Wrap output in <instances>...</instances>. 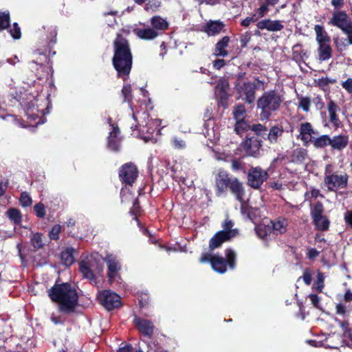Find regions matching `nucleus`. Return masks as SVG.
<instances>
[{
    "label": "nucleus",
    "mask_w": 352,
    "mask_h": 352,
    "mask_svg": "<svg viewBox=\"0 0 352 352\" xmlns=\"http://www.w3.org/2000/svg\"><path fill=\"white\" fill-rule=\"evenodd\" d=\"M114 55L113 65L118 72V76L126 80L132 67L133 56L129 42L118 35L114 41Z\"/></svg>",
    "instance_id": "obj_1"
},
{
    "label": "nucleus",
    "mask_w": 352,
    "mask_h": 352,
    "mask_svg": "<svg viewBox=\"0 0 352 352\" xmlns=\"http://www.w3.org/2000/svg\"><path fill=\"white\" fill-rule=\"evenodd\" d=\"M50 298L58 303L59 310L65 314L74 311L78 304V294L69 283L55 285L48 292Z\"/></svg>",
    "instance_id": "obj_2"
},
{
    "label": "nucleus",
    "mask_w": 352,
    "mask_h": 352,
    "mask_svg": "<svg viewBox=\"0 0 352 352\" xmlns=\"http://www.w3.org/2000/svg\"><path fill=\"white\" fill-rule=\"evenodd\" d=\"M283 102V98L278 91L270 90L264 92L257 100V108L261 111V119L268 120L279 109Z\"/></svg>",
    "instance_id": "obj_3"
},
{
    "label": "nucleus",
    "mask_w": 352,
    "mask_h": 352,
    "mask_svg": "<svg viewBox=\"0 0 352 352\" xmlns=\"http://www.w3.org/2000/svg\"><path fill=\"white\" fill-rule=\"evenodd\" d=\"M226 260L219 256L212 255L210 253H203L199 258L201 263L210 262L212 269L220 274H223L227 270L228 265L230 269L235 267L236 254L230 249L226 250Z\"/></svg>",
    "instance_id": "obj_4"
},
{
    "label": "nucleus",
    "mask_w": 352,
    "mask_h": 352,
    "mask_svg": "<svg viewBox=\"0 0 352 352\" xmlns=\"http://www.w3.org/2000/svg\"><path fill=\"white\" fill-rule=\"evenodd\" d=\"M348 175L334 171V166L327 164L324 169V184L329 191H336L347 186Z\"/></svg>",
    "instance_id": "obj_5"
},
{
    "label": "nucleus",
    "mask_w": 352,
    "mask_h": 352,
    "mask_svg": "<svg viewBox=\"0 0 352 352\" xmlns=\"http://www.w3.org/2000/svg\"><path fill=\"white\" fill-rule=\"evenodd\" d=\"M133 119L138 122L135 126H131L132 129L139 130L140 132L144 133H146L148 136L145 137V139L151 138L150 135H153L155 133L157 134L159 133L160 129L158 126L160 124V121L157 119H149L148 115L143 112L133 113Z\"/></svg>",
    "instance_id": "obj_6"
},
{
    "label": "nucleus",
    "mask_w": 352,
    "mask_h": 352,
    "mask_svg": "<svg viewBox=\"0 0 352 352\" xmlns=\"http://www.w3.org/2000/svg\"><path fill=\"white\" fill-rule=\"evenodd\" d=\"M324 207L321 202H317L311 208L313 223L317 230L324 232L329 230L330 221L323 214Z\"/></svg>",
    "instance_id": "obj_7"
},
{
    "label": "nucleus",
    "mask_w": 352,
    "mask_h": 352,
    "mask_svg": "<svg viewBox=\"0 0 352 352\" xmlns=\"http://www.w3.org/2000/svg\"><path fill=\"white\" fill-rule=\"evenodd\" d=\"M98 300L107 310L118 308L121 305L120 296L111 290L99 292Z\"/></svg>",
    "instance_id": "obj_8"
},
{
    "label": "nucleus",
    "mask_w": 352,
    "mask_h": 352,
    "mask_svg": "<svg viewBox=\"0 0 352 352\" xmlns=\"http://www.w3.org/2000/svg\"><path fill=\"white\" fill-rule=\"evenodd\" d=\"M268 174L267 171L261 167H252L249 170L248 175V184L252 188L257 189L267 180Z\"/></svg>",
    "instance_id": "obj_9"
},
{
    "label": "nucleus",
    "mask_w": 352,
    "mask_h": 352,
    "mask_svg": "<svg viewBox=\"0 0 352 352\" xmlns=\"http://www.w3.org/2000/svg\"><path fill=\"white\" fill-rule=\"evenodd\" d=\"M138 170L136 166L132 162L122 165L120 169L119 177L122 183L131 186L136 180Z\"/></svg>",
    "instance_id": "obj_10"
},
{
    "label": "nucleus",
    "mask_w": 352,
    "mask_h": 352,
    "mask_svg": "<svg viewBox=\"0 0 352 352\" xmlns=\"http://www.w3.org/2000/svg\"><path fill=\"white\" fill-rule=\"evenodd\" d=\"M328 23L340 28L342 32L348 30L352 27L350 17L344 11L341 10L334 12Z\"/></svg>",
    "instance_id": "obj_11"
},
{
    "label": "nucleus",
    "mask_w": 352,
    "mask_h": 352,
    "mask_svg": "<svg viewBox=\"0 0 352 352\" xmlns=\"http://www.w3.org/2000/svg\"><path fill=\"white\" fill-rule=\"evenodd\" d=\"M256 85L254 82H245L241 86L239 92L241 98L251 104L255 100Z\"/></svg>",
    "instance_id": "obj_12"
},
{
    "label": "nucleus",
    "mask_w": 352,
    "mask_h": 352,
    "mask_svg": "<svg viewBox=\"0 0 352 352\" xmlns=\"http://www.w3.org/2000/svg\"><path fill=\"white\" fill-rule=\"evenodd\" d=\"M104 261L107 263L109 280L113 281L117 277L118 273L121 269V265L116 257L112 254H107Z\"/></svg>",
    "instance_id": "obj_13"
},
{
    "label": "nucleus",
    "mask_w": 352,
    "mask_h": 352,
    "mask_svg": "<svg viewBox=\"0 0 352 352\" xmlns=\"http://www.w3.org/2000/svg\"><path fill=\"white\" fill-rule=\"evenodd\" d=\"M243 145L248 155L256 157L259 154V151L262 146V141L257 138L252 137L246 139Z\"/></svg>",
    "instance_id": "obj_14"
},
{
    "label": "nucleus",
    "mask_w": 352,
    "mask_h": 352,
    "mask_svg": "<svg viewBox=\"0 0 352 352\" xmlns=\"http://www.w3.org/2000/svg\"><path fill=\"white\" fill-rule=\"evenodd\" d=\"M300 134L298 138H300L304 144L307 145L311 142L314 135H317L318 133L315 131L309 122L302 123L299 129Z\"/></svg>",
    "instance_id": "obj_15"
},
{
    "label": "nucleus",
    "mask_w": 352,
    "mask_h": 352,
    "mask_svg": "<svg viewBox=\"0 0 352 352\" xmlns=\"http://www.w3.org/2000/svg\"><path fill=\"white\" fill-rule=\"evenodd\" d=\"M94 265V261L91 259L83 260L79 263V270L85 278L90 280H95Z\"/></svg>",
    "instance_id": "obj_16"
},
{
    "label": "nucleus",
    "mask_w": 352,
    "mask_h": 352,
    "mask_svg": "<svg viewBox=\"0 0 352 352\" xmlns=\"http://www.w3.org/2000/svg\"><path fill=\"white\" fill-rule=\"evenodd\" d=\"M232 179H230L228 174L224 170H220L216 177V186L217 194L220 195L229 187Z\"/></svg>",
    "instance_id": "obj_17"
},
{
    "label": "nucleus",
    "mask_w": 352,
    "mask_h": 352,
    "mask_svg": "<svg viewBox=\"0 0 352 352\" xmlns=\"http://www.w3.org/2000/svg\"><path fill=\"white\" fill-rule=\"evenodd\" d=\"M231 239L232 234H230V232L226 233L225 232L219 231L217 232L210 240L209 248L211 250H213L219 248L223 243L228 241Z\"/></svg>",
    "instance_id": "obj_18"
},
{
    "label": "nucleus",
    "mask_w": 352,
    "mask_h": 352,
    "mask_svg": "<svg viewBox=\"0 0 352 352\" xmlns=\"http://www.w3.org/2000/svg\"><path fill=\"white\" fill-rule=\"evenodd\" d=\"M224 27V23L221 21H210L203 27V31L208 36H215L223 31Z\"/></svg>",
    "instance_id": "obj_19"
},
{
    "label": "nucleus",
    "mask_w": 352,
    "mask_h": 352,
    "mask_svg": "<svg viewBox=\"0 0 352 352\" xmlns=\"http://www.w3.org/2000/svg\"><path fill=\"white\" fill-rule=\"evenodd\" d=\"M108 121L109 122L110 126H112V131L109 133L108 146L111 150L113 151H117L119 150L120 143V140L118 137L120 131L117 126H113L111 123V118H109Z\"/></svg>",
    "instance_id": "obj_20"
},
{
    "label": "nucleus",
    "mask_w": 352,
    "mask_h": 352,
    "mask_svg": "<svg viewBox=\"0 0 352 352\" xmlns=\"http://www.w3.org/2000/svg\"><path fill=\"white\" fill-rule=\"evenodd\" d=\"M269 223L272 232L276 235L283 234L287 231L288 222L285 218L279 217L274 221H270Z\"/></svg>",
    "instance_id": "obj_21"
},
{
    "label": "nucleus",
    "mask_w": 352,
    "mask_h": 352,
    "mask_svg": "<svg viewBox=\"0 0 352 352\" xmlns=\"http://www.w3.org/2000/svg\"><path fill=\"white\" fill-rule=\"evenodd\" d=\"M134 322L138 330L144 335L150 337L153 334V325L150 321L136 317Z\"/></svg>",
    "instance_id": "obj_22"
},
{
    "label": "nucleus",
    "mask_w": 352,
    "mask_h": 352,
    "mask_svg": "<svg viewBox=\"0 0 352 352\" xmlns=\"http://www.w3.org/2000/svg\"><path fill=\"white\" fill-rule=\"evenodd\" d=\"M256 26L260 30L266 29L269 31H279L283 28V25L279 21L264 19L257 23Z\"/></svg>",
    "instance_id": "obj_23"
},
{
    "label": "nucleus",
    "mask_w": 352,
    "mask_h": 352,
    "mask_svg": "<svg viewBox=\"0 0 352 352\" xmlns=\"http://www.w3.org/2000/svg\"><path fill=\"white\" fill-rule=\"evenodd\" d=\"M327 110L330 122L334 126L339 127L341 125V122L337 115V112L339 110L338 106L333 100H330L327 104Z\"/></svg>",
    "instance_id": "obj_24"
},
{
    "label": "nucleus",
    "mask_w": 352,
    "mask_h": 352,
    "mask_svg": "<svg viewBox=\"0 0 352 352\" xmlns=\"http://www.w3.org/2000/svg\"><path fill=\"white\" fill-rule=\"evenodd\" d=\"M229 188L231 192L234 195L236 199L241 203H243L245 192L242 183L236 178H234L232 179Z\"/></svg>",
    "instance_id": "obj_25"
},
{
    "label": "nucleus",
    "mask_w": 352,
    "mask_h": 352,
    "mask_svg": "<svg viewBox=\"0 0 352 352\" xmlns=\"http://www.w3.org/2000/svg\"><path fill=\"white\" fill-rule=\"evenodd\" d=\"M151 24L153 30H157L159 35L168 29V23L160 16H155L151 19Z\"/></svg>",
    "instance_id": "obj_26"
},
{
    "label": "nucleus",
    "mask_w": 352,
    "mask_h": 352,
    "mask_svg": "<svg viewBox=\"0 0 352 352\" xmlns=\"http://www.w3.org/2000/svg\"><path fill=\"white\" fill-rule=\"evenodd\" d=\"M230 42V37L228 36H223L220 41H219L214 47V54L216 56H227L228 54L226 47Z\"/></svg>",
    "instance_id": "obj_27"
},
{
    "label": "nucleus",
    "mask_w": 352,
    "mask_h": 352,
    "mask_svg": "<svg viewBox=\"0 0 352 352\" xmlns=\"http://www.w3.org/2000/svg\"><path fill=\"white\" fill-rule=\"evenodd\" d=\"M135 34L141 39L152 40L159 36L157 30L153 28H137L134 30Z\"/></svg>",
    "instance_id": "obj_28"
},
{
    "label": "nucleus",
    "mask_w": 352,
    "mask_h": 352,
    "mask_svg": "<svg viewBox=\"0 0 352 352\" xmlns=\"http://www.w3.org/2000/svg\"><path fill=\"white\" fill-rule=\"evenodd\" d=\"M330 146L332 148L341 151L346 147L349 143V137L347 135H337L333 138H330Z\"/></svg>",
    "instance_id": "obj_29"
},
{
    "label": "nucleus",
    "mask_w": 352,
    "mask_h": 352,
    "mask_svg": "<svg viewBox=\"0 0 352 352\" xmlns=\"http://www.w3.org/2000/svg\"><path fill=\"white\" fill-rule=\"evenodd\" d=\"M318 59L320 61H325L331 58L332 56V49L329 43L318 44Z\"/></svg>",
    "instance_id": "obj_30"
},
{
    "label": "nucleus",
    "mask_w": 352,
    "mask_h": 352,
    "mask_svg": "<svg viewBox=\"0 0 352 352\" xmlns=\"http://www.w3.org/2000/svg\"><path fill=\"white\" fill-rule=\"evenodd\" d=\"M283 129L278 125L272 126L268 133L267 140L271 144L278 143V140L283 134Z\"/></svg>",
    "instance_id": "obj_31"
},
{
    "label": "nucleus",
    "mask_w": 352,
    "mask_h": 352,
    "mask_svg": "<svg viewBox=\"0 0 352 352\" xmlns=\"http://www.w3.org/2000/svg\"><path fill=\"white\" fill-rule=\"evenodd\" d=\"M314 31L316 32V39L318 44L329 43L330 38L322 25H316L314 26Z\"/></svg>",
    "instance_id": "obj_32"
},
{
    "label": "nucleus",
    "mask_w": 352,
    "mask_h": 352,
    "mask_svg": "<svg viewBox=\"0 0 352 352\" xmlns=\"http://www.w3.org/2000/svg\"><path fill=\"white\" fill-rule=\"evenodd\" d=\"M74 249L67 248L60 254L62 263L65 266H70L74 262Z\"/></svg>",
    "instance_id": "obj_33"
},
{
    "label": "nucleus",
    "mask_w": 352,
    "mask_h": 352,
    "mask_svg": "<svg viewBox=\"0 0 352 352\" xmlns=\"http://www.w3.org/2000/svg\"><path fill=\"white\" fill-rule=\"evenodd\" d=\"M316 148H323L330 145V137L327 135H322L318 138H314L311 142Z\"/></svg>",
    "instance_id": "obj_34"
},
{
    "label": "nucleus",
    "mask_w": 352,
    "mask_h": 352,
    "mask_svg": "<svg viewBox=\"0 0 352 352\" xmlns=\"http://www.w3.org/2000/svg\"><path fill=\"white\" fill-rule=\"evenodd\" d=\"M256 232L263 239H266L268 235L273 233L269 223L267 224L263 223L257 226L256 227Z\"/></svg>",
    "instance_id": "obj_35"
},
{
    "label": "nucleus",
    "mask_w": 352,
    "mask_h": 352,
    "mask_svg": "<svg viewBox=\"0 0 352 352\" xmlns=\"http://www.w3.org/2000/svg\"><path fill=\"white\" fill-rule=\"evenodd\" d=\"M293 160L296 162H303L307 157V151L302 148H298L293 152Z\"/></svg>",
    "instance_id": "obj_36"
},
{
    "label": "nucleus",
    "mask_w": 352,
    "mask_h": 352,
    "mask_svg": "<svg viewBox=\"0 0 352 352\" xmlns=\"http://www.w3.org/2000/svg\"><path fill=\"white\" fill-rule=\"evenodd\" d=\"M333 40L335 47L338 52L342 53L343 51L347 49L349 44L346 39L336 36L333 37Z\"/></svg>",
    "instance_id": "obj_37"
},
{
    "label": "nucleus",
    "mask_w": 352,
    "mask_h": 352,
    "mask_svg": "<svg viewBox=\"0 0 352 352\" xmlns=\"http://www.w3.org/2000/svg\"><path fill=\"white\" fill-rule=\"evenodd\" d=\"M31 244L34 249L38 250L43 247L44 243L43 241V234L39 232L34 233L32 235Z\"/></svg>",
    "instance_id": "obj_38"
},
{
    "label": "nucleus",
    "mask_w": 352,
    "mask_h": 352,
    "mask_svg": "<svg viewBox=\"0 0 352 352\" xmlns=\"http://www.w3.org/2000/svg\"><path fill=\"white\" fill-rule=\"evenodd\" d=\"M324 274L322 272L318 271L317 279L314 284V287L316 289V291L322 292L324 287Z\"/></svg>",
    "instance_id": "obj_39"
},
{
    "label": "nucleus",
    "mask_w": 352,
    "mask_h": 352,
    "mask_svg": "<svg viewBox=\"0 0 352 352\" xmlns=\"http://www.w3.org/2000/svg\"><path fill=\"white\" fill-rule=\"evenodd\" d=\"M233 116L235 120H244L246 116L245 107L242 104H239L235 107L233 111Z\"/></svg>",
    "instance_id": "obj_40"
},
{
    "label": "nucleus",
    "mask_w": 352,
    "mask_h": 352,
    "mask_svg": "<svg viewBox=\"0 0 352 352\" xmlns=\"http://www.w3.org/2000/svg\"><path fill=\"white\" fill-rule=\"evenodd\" d=\"M122 94L124 98V102L131 104L132 100V89L131 85L126 84L123 86L122 89Z\"/></svg>",
    "instance_id": "obj_41"
},
{
    "label": "nucleus",
    "mask_w": 352,
    "mask_h": 352,
    "mask_svg": "<svg viewBox=\"0 0 352 352\" xmlns=\"http://www.w3.org/2000/svg\"><path fill=\"white\" fill-rule=\"evenodd\" d=\"M250 129V126L244 120H236L234 130L237 134H241L244 131Z\"/></svg>",
    "instance_id": "obj_42"
},
{
    "label": "nucleus",
    "mask_w": 352,
    "mask_h": 352,
    "mask_svg": "<svg viewBox=\"0 0 352 352\" xmlns=\"http://www.w3.org/2000/svg\"><path fill=\"white\" fill-rule=\"evenodd\" d=\"M233 226H234L233 222L231 220L227 219L223 223V224L222 226L223 230L221 231L225 232L226 233H228V232L230 233V234H232V238H233L237 234L236 230L232 229Z\"/></svg>",
    "instance_id": "obj_43"
},
{
    "label": "nucleus",
    "mask_w": 352,
    "mask_h": 352,
    "mask_svg": "<svg viewBox=\"0 0 352 352\" xmlns=\"http://www.w3.org/2000/svg\"><path fill=\"white\" fill-rule=\"evenodd\" d=\"M10 14L9 13H0V31L6 29L10 25Z\"/></svg>",
    "instance_id": "obj_44"
},
{
    "label": "nucleus",
    "mask_w": 352,
    "mask_h": 352,
    "mask_svg": "<svg viewBox=\"0 0 352 352\" xmlns=\"http://www.w3.org/2000/svg\"><path fill=\"white\" fill-rule=\"evenodd\" d=\"M9 218L14 221V223H19L21 220L20 212L15 209L11 208L8 211Z\"/></svg>",
    "instance_id": "obj_45"
},
{
    "label": "nucleus",
    "mask_w": 352,
    "mask_h": 352,
    "mask_svg": "<svg viewBox=\"0 0 352 352\" xmlns=\"http://www.w3.org/2000/svg\"><path fill=\"white\" fill-rule=\"evenodd\" d=\"M48 62V57L43 54H39L36 60H33L31 63V68L34 69L33 65H40L41 68H43V65Z\"/></svg>",
    "instance_id": "obj_46"
},
{
    "label": "nucleus",
    "mask_w": 352,
    "mask_h": 352,
    "mask_svg": "<svg viewBox=\"0 0 352 352\" xmlns=\"http://www.w3.org/2000/svg\"><path fill=\"white\" fill-rule=\"evenodd\" d=\"M32 203V198L29 193L23 192L20 197V204L23 207L30 206Z\"/></svg>",
    "instance_id": "obj_47"
},
{
    "label": "nucleus",
    "mask_w": 352,
    "mask_h": 352,
    "mask_svg": "<svg viewBox=\"0 0 352 352\" xmlns=\"http://www.w3.org/2000/svg\"><path fill=\"white\" fill-rule=\"evenodd\" d=\"M229 87V83L227 80L226 79H220L218 81L217 85V89L220 90L221 93V97H223V96L226 94V91Z\"/></svg>",
    "instance_id": "obj_48"
},
{
    "label": "nucleus",
    "mask_w": 352,
    "mask_h": 352,
    "mask_svg": "<svg viewBox=\"0 0 352 352\" xmlns=\"http://www.w3.org/2000/svg\"><path fill=\"white\" fill-rule=\"evenodd\" d=\"M293 56L295 59H302L305 55V52L302 49V46L299 44L295 45L292 48Z\"/></svg>",
    "instance_id": "obj_49"
},
{
    "label": "nucleus",
    "mask_w": 352,
    "mask_h": 352,
    "mask_svg": "<svg viewBox=\"0 0 352 352\" xmlns=\"http://www.w3.org/2000/svg\"><path fill=\"white\" fill-rule=\"evenodd\" d=\"M311 101L308 97L299 98V107L307 112L309 110Z\"/></svg>",
    "instance_id": "obj_50"
},
{
    "label": "nucleus",
    "mask_w": 352,
    "mask_h": 352,
    "mask_svg": "<svg viewBox=\"0 0 352 352\" xmlns=\"http://www.w3.org/2000/svg\"><path fill=\"white\" fill-rule=\"evenodd\" d=\"M61 230V226L60 225H55L51 229L49 233V237L52 240H57L59 239V234Z\"/></svg>",
    "instance_id": "obj_51"
},
{
    "label": "nucleus",
    "mask_w": 352,
    "mask_h": 352,
    "mask_svg": "<svg viewBox=\"0 0 352 352\" xmlns=\"http://www.w3.org/2000/svg\"><path fill=\"white\" fill-rule=\"evenodd\" d=\"M268 6L265 3H262L261 6L256 10L254 15L258 17V19L264 16L269 11Z\"/></svg>",
    "instance_id": "obj_52"
},
{
    "label": "nucleus",
    "mask_w": 352,
    "mask_h": 352,
    "mask_svg": "<svg viewBox=\"0 0 352 352\" xmlns=\"http://www.w3.org/2000/svg\"><path fill=\"white\" fill-rule=\"evenodd\" d=\"M35 213L37 217L40 218H43L45 215V208L43 204L38 203L36 204L34 207Z\"/></svg>",
    "instance_id": "obj_53"
},
{
    "label": "nucleus",
    "mask_w": 352,
    "mask_h": 352,
    "mask_svg": "<svg viewBox=\"0 0 352 352\" xmlns=\"http://www.w3.org/2000/svg\"><path fill=\"white\" fill-rule=\"evenodd\" d=\"M10 33L14 39H19L21 38V29L16 23L13 24V28L10 29Z\"/></svg>",
    "instance_id": "obj_54"
},
{
    "label": "nucleus",
    "mask_w": 352,
    "mask_h": 352,
    "mask_svg": "<svg viewBox=\"0 0 352 352\" xmlns=\"http://www.w3.org/2000/svg\"><path fill=\"white\" fill-rule=\"evenodd\" d=\"M241 214L244 216L245 218L252 219V208H249L248 206L245 204V201L243 200V203H241Z\"/></svg>",
    "instance_id": "obj_55"
},
{
    "label": "nucleus",
    "mask_w": 352,
    "mask_h": 352,
    "mask_svg": "<svg viewBox=\"0 0 352 352\" xmlns=\"http://www.w3.org/2000/svg\"><path fill=\"white\" fill-rule=\"evenodd\" d=\"M341 86L348 93L352 94V78H349L345 81H343L341 83Z\"/></svg>",
    "instance_id": "obj_56"
},
{
    "label": "nucleus",
    "mask_w": 352,
    "mask_h": 352,
    "mask_svg": "<svg viewBox=\"0 0 352 352\" xmlns=\"http://www.w3.org/2000/svg\"><path fill=\"white\" fill-rule=\"evenodd\" d=\"M172 143L174 147L177 149L184 148L186 146V143L183 140L176 137L173 138V139L172 140Z\"/></svg>",
    "instance_id": "obj_57"
},
{
    "label": "nucleus",
    "mask_w": 352,
    "mask_h": 352,
    "mask_svg": "<svg viewBox=\"0 0 352 352\" xmlns=\"http://www.w3.org/2000/svg\"><path fill=\"white\" fill-rule=\"evenodd\" d=\"M302 278L307 285H309L311 283L312 274L309 270L304 271Z\"/></svg>",
    "instance_id": "obj_58"
},
{
    "label": "nucleus",
    "mask_w": 352,
    "mask_h": 352,
    "mask_svg": "<svg viewBox=\"0 0 352 352\" xmlns=\"http://www.w3.org/2000/svg\"><path fill=\"white\" fill-rule=\"evenodd\" d=\"M258 17L253 14L251 16L247 17L241 21V25L245 27H248L250 23L257 21Z\"/></svg>",
    "instance_id": "obj_59"
},
{
    "label": "nucleus",
    "mask_w": 352,
    "mask_h": 352,
    "mask_svg": "<svg viewBox=\"0 0 352 352\" xmlns=\"http://www.w3.org/2000/svg\"><path fill=\"white\" fill-rule=\"evenodd\" d=\"M320 252L315 248H308L307 256L310 260H314L319 256Z\"/></svg>",
    "instance_id": "obj_60"
},
{
    "label": "nucleus",
    "mask_w": 352,
    "mask_h": 352,
    "mask_svg": "<svg viewBox=\"0 0 352 352\" xmlns=\"http://www.w3.org/2000/svg\"><path fill=\"white\" fill-rule=\"evenodd\" d=\"M251 39V34L250 32H245L241 36L240 41L241 47H245Z\"/></svg>",
    "instance_id": "obj_61"
},
{
    "label": "nucleus",
    "mask_w": 352,
    "mask_h": 352,
    "mask_svg": "<svg viewBox=\"0 0 352 352\" xmlns=\"http://www.w3.org/2000/svg\"><path fill=\"white\" fill-rule=\"evenodd\" d=\"M309 298L311 300V304L316 308H320V299L317 294H310Z\"/></svg>",
    "instance_id": "obj_62"
},
{
    "label": "nucleus",
    "mask_w": 352,
    "mask_h": 352,
    "mask_svg": "<svg viewBox=\"0 0 352 352\" xmlns=\"http://www.w3.org/2000/svg\"><path fill=\"white\" fill-rule=\"evenodd\" d=\"M320 195V191L318 189H312L311 190L305 193L306 199L316 198Z\"/></svg>",
    "instance_id": "obj_63"
},
{
    "label": "nucleus",
    "mask_w": 352,
    "mask_h": 352,
    "mask_svg": "<svg viewBox=\"0 0 352 352\" xmlns=\"http://www.w3.org/2000/svg\"><path fill=\"white\" fill-rule=\"evenodd\" d=\"M250 129L257 135H261L262 131H266V128L261 124H253Z\"/></svg>",
    "instance_id": "obj_64"
}]
</instances>
